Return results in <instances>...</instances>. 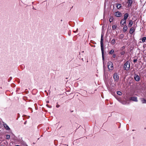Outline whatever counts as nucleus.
Masks as SVG:
<instances>
[{
  "label": "nucleus",
  "mask_w": 146,
  "mask_h": 146,
  "mask_svg": "<svg viewBox=\"0 0 146 146\" xmlns=\"http://www.w3.org/2000/svg\"><path fill=\"white\" fill-rule=\"evenodd\" d=\"M111 43L113 45L115 44V40L114 39H112L111 41Z\"/></svg>",
  "instance_id": "2eb2a0df"
},
{
  "label": "nucleus",
  "mask_w": 146,
  "mask_h": 146,
  "mask_svg": "<svg viewBox=\"0 0 146 146\" xmlns=\"http://www.w3.org/2000/svg\"><path fill=\"white\" fill-rule=\"evenodd\" d=\"M73 32H75L74 31H73Z\"/></svg>",
  "instance_id": "72a5a7b5"
},
{
  "label": "nucleus",
  "mask_w": 146,
  "mask_h": 146,
  "mask_svg": "<svg viewBox=\"0 0 146 146\" xmlns=\"http://www.w3.org/2000/svg\"><path fill=\"white\" fill-rule=\"evenodd\" d=\"M113 78L115 81H117L119 79V76L116 73L113 74Z\"/></svg>",
  "instance_id": "20e7f679"
},
{
  "label": "nucleus",
  "mask_w": 146,
  "mask_h": 146,
  "mask_svg": "<svg viewBox=\"0 0 146 146\" xmlns=\"http://www.w3.org/2000/svg\"><path fill=\"white\" fill-rule=\"evenodd\" d=\"M115 15L117 17H120L121 16V13L119 12H117L115 13Z\"/></svg>",
  "instance_id": "0eeeda50"
},
{
  "label": "nucleus",
  "mask_w": 146,
  "mask_h": 146,
  "mask_svg": "<svg viewBox=\"0 0 146 146\" xmlns=\"http://www.w3.org/2000/svg\"><path fill=\"white\" fill-rule=\"evenodd\" d=\"M117 93L119 95H121L122 94V93L120 91H118L117 92Z\"/></svg>",
  "instance_id": "412c9836"
},
{
  "label": "nucleus",
  "mask_w": 146,
  "mask_h": 146,
  "mask_svg": "<svg viewBox=\"0 0 146 146\" xmlns=\"http://www.w3.org/2000/svg\"><path fill=\"white\" fill-rule=\"evenodd\" d=\"M128 17V14L127 13H126L124 15V17L123 19L126 20V19H127Z\"/></svg>",
  "instance_id": "9b49d317"
},
{
  "label": "nucleus",
  "mask_w": 146,
  "mask_h": 146,
  "mask_svg": "<svg viewBox=\"0 0 146 146\" xmlns=\"http://www.w3.org/2000/svg\"><path fill=\"white\" fill-rule=\"evenodd\" d=\"M121 103L123 104H126V102L125 101H123L121 102Z\"/></svg>",
  "instance_id": "b1692460"
},
{
  "label": "nucleus",
  "mask_w": 146,
  "mask_h": 146,
  "mask_svg": "<svg viewBox=\"0 0 146 146\" xmlns=\"http://www.w3.org/2000/svg\"><path fill=\"white\" fill-rule=\"evenodd\" d=\"M3 125L4 127L5 128L7 129V130H9L10 129L9 126L6 123L4 124Z\"/></svg>",
  "instance_id": "1a4fd4ad"
},
{
  "label": "nucleus",
  "mask_w": 146,
  "mask_h": 146,
  "mask_svg": "<svg viewBox=\"0 0 146 146\" xmlns=\"http://www.w3.org/2000/svg\"><path fill=\"white\" fill-rule=\"evenodd\" d=\"M26 121H25V122L24 124H26Z\"/></svg>",
  "instance_id": "c85d7f7f"
},
{
  "label": "nucleus",
  "mask_w": 146,
  "mask_h": 146,
  "mask_svg": "<svg viewBox=\"0 0 146 146\" xmlns=\"http://www.w3.org/2000/svg\"><path fill=\"white\" fill-rule=\"evenodd\" d=\"M10 138V136L9 135H6V138L7 139H9Z\"/></svg>",
  "instance_id": "4be33fe9"
},
{
  "label": "nucleus",
  "mask_w": 146,
  "mask_h": 146,
  "mask_svg": "<svg viewBox=\"0 0 146 146\" xmlns=\"http://www.w3.org/2000/svg\"><path fill=\"white\" fill-rule=\"evenodd\" d=\"M51 106L50 107H49V108H51Z\"/></svg>",
  "instance_id": "2f4dec72"
},
{
  "label": "nucleus",
  "mask_w": 146,
  "mask_h": 146,
  "mask_svg": "<svg viewBox=\"0 0 146 146\" xmlns=\"http://www.w3.org/2000/svg\"><path fill=\"white\" fill-rule=\"evenodd\" d=\"M141 101L142 103L145 104L146 103V100L144 98H141Z\"/></svg>",
  "instance_id": "dca6fc26"
},
{
  "label": "nucleus",
  "mask_w": 146,
  "mask_h": 146,
  "mask_svg": "<svg viewBox=\"0 0 146 146\" xmlns=\"http://www.w3.org/2000/svg\"><path fill=\"white\" fill-rule=\"evenodd\" d=\"M127 29V27L126 26H124L123 28V31L124 32H125Z\"/></svg>",
  "instance_id": "4468645a"
},
{
  "label": "nucleus",
  "mask_w": 146,
  "mask_h": 146,
  "mask_svg": "<svg viewBox=\"0 0 146 146\" xmlns=\"http://www.w3.org/2000/svg\"><path fill=\"white\" fill-rule=\"evenodd\" d=\"M121 7V5L120 4H116V7L117 9L120 8Z\"/></svg>",
  "instance_id": "f3484780"
},
{
  "label": "nucleus",
  "mask_w": 146,
  "mask_h": 146,
  "mask_svg": "<svg viewBox=\"0 0 146 146\" xmlns=\"http://www.w3.org/2000/svg\"><path fill=\"white\" fill-rule=\"evenodd\" d=\"M130 100L134 102H137V98L136 97H131L130 98Z\"/></svg>",
  "instance_id": "423d86ee"
},
{
  "label": "nucleus",
  "mask_w": 146,
  "mask_h": 146,
  "mask_svg": "<svg viewBox=\"0 0 146 146\" xmlns=\"http://www.w3.org/2000/svg\"><path fill=\"white\" fill-rule=\"evenodd\" d=\"M77 30H78V29H76V31H77Z\"/></svg>",
  "instance_id": "473e14b6"
},
{
  "label": "nucleus",
  "mask_w": 146,
  "mask_h": 146,
  "mask_svg": "<svg viewBox=\"0 0 146 146\" xmlns=\"http://www.w3.org/2000/svg\"><path fill=\"white\" fill-rule=\"evenodd\" d=\"M116 56V55L115 54H113V57L114 58H115V57Z\"/></svg>",
  "instance_id": "a878e982"
},
{
  "label": "nucleus",
  "mask_w": 146,
  "mask_h": 146,
  "mask_svg": "<svg viewBox=\"0 0 146 146\" xmlns=\"http://www.w3.org/2000/svg\"><path fill=\"white\" fill-rule=\"evenodd\" d=\"M114 52V51L112 49L109 52V54H112Z\"/></svg>",
  "instance_id": "aec40b11"
},
{
  "label": "nucleus",
  "mask_w": 146,
  "mask_h": 146,
  "mask_svg": "<svg viewBox=\"0 0 146 146\" xmlns=\"http://www.w3.org/2000/svg\"><path fill=\"white\" fill-rule=\"evenodd\" d=\"M117 27V25H113L112 27L113 29V30H115L116 29Z\"/></svg>",
  "instance_id": "a211bd4d"
},
{
  "label": "nucleus",
  "mask_w": 146,
  "mask_h": 146,
  "mask_svg": "<svg viewBox=\"0 0 146 146\" xmlns=\"http://www.w3.org/2000/svg\"><path fill=\"white\" fill-rule=\"evenodd\" d=\"M125 53V52H121V55H123Z\"/></svg>",
  "instance_id": "393cba45"
},
{
  "label": "nucleus",
  "mask_w": 146,
  "mask_h": 146,
  "mask_svg": "<svg viewBox=\"0 0 146 146\" xmlns=\"http://www.w3.org/2000/svg\"><path fill=\"white\" fill-rule=\"evenodd\" d=\"M130 68V63L127 61L126 62L124 65V69L126 70H129Z\"/></svg>",
  "instance_id": "f03ea898"
},
{
  "label": "nucleus",
  "mask_w": 146,
  "mask_h": 146,
  "mask_svg": "<svg viewBox=\"0 0 146 146\" xmlns=\"http://www.w3.org/2000/svg\"><path fill=\"white\" fill-rule=\"evenodd\" d=\"M108 68L109 70H112L113 69V65L112 62H109L107 63Z\"/></svg>",
  "instance_id": "7ed1b4c3"
},
{
  "label": "nucleus",
  "mask_w": 146,
  "mask_h": 146,
  "mask_svg": "<svg viewBox=\"0 0 146 146\" xmlns=\"http://www.w3.org/2000/svg\"><path fill=\"white\" fill-rule=\"evenodd\" d=\"M133 22L132 20H130L129 21V23L128 25V27H131L133 25Z\"/></svg>",
  "instance_id": "f8f14e48"
},
{
  "label": "nucleus",
  "mask_w": 146,
  "mask_h": 146,
  "mask_svg": "<svg viewBox=\"0 0 146 146\" xmlns=\"http://www.w3.org/2000/svg\"><path fill=\"white\" fill-rule=\"evenodd\" d=\"M146 40V37H144L142 39V41L143 42H144Z\"/></svg>",
  "instance_id": "6ab92c4d"
},
{
  "label": "nucleus",
  "mask_w": 146,
  "mask_h": 146,
  "mask_svg": "<svg viewBox=\"0 0 146 146\" xmlns=\"http://www.w3.org/2000/svg\"><path fill=\"white\" fill-rule=\"evenodd\" d=\"M133 2V0H128L127 3H128V6L130 7L131 6Z\"/></svg>",
  "instance_id": "6e6552de"
},
{
  "label": "nucleus",
  "mask_w": 146,
  "mask_h": 146,
  "mask_svg": "<svg viewBox=\"0 0 146 146\" xmlns=\"http://www.w3.org/2000/svg\"><path fill=\"white\" fill-rule=\"evenodd\" d=\"M135 31L134 29V28L132 27L131 28L130 30V33L131 34H132L133 33V32H134Z\"/></svg>",
  "instance_id": "ddd939ff"
},
{
  "label": "nucleus",
  "mask_w": 146,
  "mask_h": 146,
  "mask_svg": "<svg viewBox=\"0 0 146 146\" xmlns=\"http://www.w3.org/2000/svg\"><path fill=\"white\" fill-rule=\"evenodd\" d=\"M137 61V60H136V59L134 60H133V62H136V61Z\"/></svg>",
  "instance_id": "cd10ccee"
},
{
  "label": "nucleus",
  "mask_w": 146,
  "mask_h": 146,
  "mask_svg": "<svg viewBox=\"0 0 146 146\" xmlns=\"http://www.w3.org/2000/svg\"><path fill=\"white\" fill-rule=\"evenodd\" d=\"M113 17H111V18H110L109 19V21L110 22H112L113 21Z\"/></svg>",
  "instance_id": "5701e85b"
},
{
  "label": "nucleus",
  "mask_w": 146,
  "mask_h": 146,
  "mask_svg": "<svg viewBox=\"0 0 146 146\" xmlns=\"http://www.w3.org/2000/svg\"><path fill=\"white\" fill-rule=\"evenodd\" d=\"M126 23V20H124L123 19H122L121 22L120 23L122 25H123L124 24H125Z\"/></svg>",
  "instance_id": "9d476101"
},
{
  "label": "nucleus",
  "mask_w": 146,
  "mask_h": 146,
  "mask_svg": "<svg viewBox=\"0 0 146 146\" xmlns=\"http://www.w3.org/2000/svg\"><path fill=\"white\" fill-rule=\"evenodd\" d=\"M134 78L135 80L137 82H138L140 80V77L138 75L135 74L134 76Z\"/></svg>",
  "instance_id": "39448f33"
},
{
  "label": "nucleus",
  "mask_w": 146,
  "mask_h": 146,
  "mask_svg": "<svg viewBox=\"0 0 146 146\" xmlns=\"http://www.w3.org/2000/svg\"><path fill=\"white\" fill-rule=\"evenodd\" d=\"M15 146H20L18 145H15Z\"/></svg>",
  "instance_id": "c756f323"
},
{
  "label": "nucleus",
  "mask_w": 146,
  "mask_h": 146,
  "mask_svg": "<svg viewBox=\"0 0 146 146\" xmlns=\"http://www.w3.org/2000/svg\"><path fill=\"white\" fill-rule=\"evenodd\" d=\"M59 107H60V105H59L57 104V105L56 106V107L57 108H59Z\"/></svg>",
  "instance_id": "bb28decb"
},
{
  "label": "nucleus",
  "mask_w": 146,
  "mask_h": 146,
  "mask_svg": "<svg viewBox=\"0 0 146 146\" xmlns=\"http://www.w3.org/2000/svg\"><path fill=\"white\" fill-rule=\"evenodd\" d=\"M134 131V130H133V129L132 130V131Z\"/></svg>",
  "instance_id": "7c9ffc66"
},
{
  "label": "nucleus",
  "mask_w": 146,
  "mask_h": 146,
  "mask_svg": "<svg viewBox=\"0 0 146 146\" xmlns=\"http://www.w3.org/2000/svg\"><path fill=\"white\" fill-rule=\"evenodd\" d=\"M100 44H101V49L102 52V59L103 60L104 59V46H103V36L102 35L101 37V41H100Z\"/></svg>",
  "instance_id": "f257e3e1"
}]
</instances>
